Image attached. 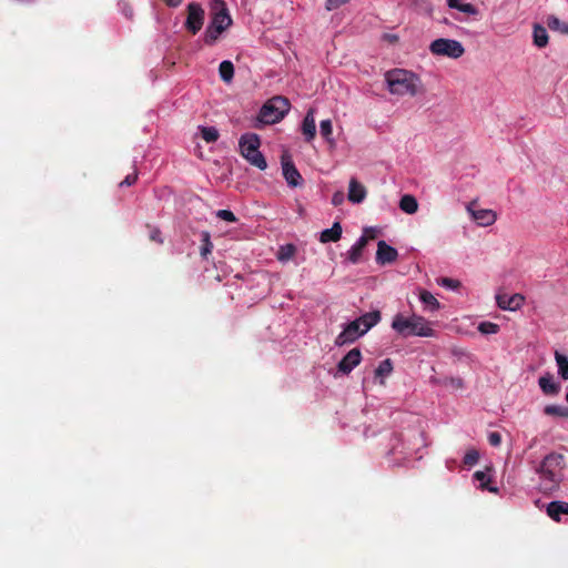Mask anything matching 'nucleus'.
Instances as JSON below:
<instances>
[{
  "label": "nucleus",
  "mask_w": 568,
  "mask_h": 568,
  "mask_svg": "<svg viewBox=\"0 0 568 568\" xmlns=\"http://www.w3.org/2000/svg\"><path fill=\"white\" fill-rule=\"evenodd\" d=\"M565 467L566 460L562 454L551 452L542 458L536 467V473L539 475L541 489L545 493L558 489L564 478Z\"/></svg>",
  "instance_id": "f257e3e1"
},
{
  "label": "nucleus",
  "mask_w": 568,
  "mask_h": 568,
  "mask_svg": "<svg viewBox=\"0 0 568 568\" xmlns=\"http://www.w3.org/2000/svg\"><path fill=\"white\" fill-rule=\"evenodd\" d=\"M382 318L379 311H372L363 314L356 320L349 322L344 329L335 338L337 346H343L355 342L357 338L367 333L372 327L377 325Z\"/></svg>",
  "instance_id": "f03ea898"
},
{
  "label": "nucleus",
  "mask_w": 568,
  "mask_h": 568,
  "mask_svg": "<svg viewBox=\"0 0 568 568\" xmlns=\"http://www.w3.org/2000/svg\"><path fill=\"white\" fill-rule=\"evenodd\" d=\"M387 89L395 95H410L418 93L420 87L419 78L404 69H393L385 73Z\"/></svg>",
  "instance_id": "7ed1b4c3"
},
{
  "label": "nucleus",
  "mask_w": 568,
  "mask_h": 568,
  "mask_svg": "<svg viewBox=\"0 0 568 568\" xmlns=\"http://www.w3.org/2000/svg\"><path fill=\"white\" fill-rule=\"evenodd\" d=\"M212 19L204 32V42L209 45L214 44L219 37L232 24V18L223 0H212Z\"/></svg>",
  "instance_id": "20e7f679"
},
{
  "label": "nucleus",
  "mask_w": 568,
  "mask_h": 568,
  "mask_svg": "<svg viewBox=\"0 0 568 568\" xmlns=\"http://www.w3.org/2000/svg\"><path fill=\"white\" fill-rule=\"evenodd\" d=\"M392 328L404 337L413 335L430 337L435 333L429 323L424 317L417 315L410 317H405L402 314L395 315Z\"/></svg>",
  "instance_id": "39448f33"
},
{
  "label": "nucleus",
  "mask_w": 568,
  "mask_h": 568,
  "mask_svg": "<svg viewBox=\"0 0 568 568\" xmlns=\"http://www.w3.org/2000/svg\"><path fill=\"white\" fill-rule=\"evenodd\" d=\"M290 111V101L281 95L270 99L260 110L258 120L265 124L281 121Z\"/></svg>",
  "instance_id": "423d86ee"
},
{
  "label": "nucleus",
  "mask_w": 568,
  "mask_h": 568,
  "mask_svg": "<svg viewBox=\"0 0 568 568\" xmlns=\"http://www.w3.org/2000/svg\"><path fill=\"white\" fill-rule=\"evenodd\" d=\"M260 138L255 133L244 134L240 139L241 154L254 166L260 170L267 168L264 155L258 151Z\"/></svg>",
  "instance_id": "0eeeda50"
},
{
  "label": "nucleus",
  "mask_w": 568,
  "mask_h": 568,
  "mask_svg": "<svg viewBox=\"0 0 568 568\" xmlns=\"http://www.w3.org/2000/svg\"><path fill=\"white\" fill-rule=\"evenodd\" d=\"M429 50L435 55H445L453 59L460 58L465 52L459 41L445 38L434 40L430 43Z\"/></svg>",
  "instance_id": "6e6552de"
},
{
  "label": "nucleus",
  "mask_w": 568,
  "mask_h": 568,
  "mask_svg": "<svg viewBox=\"0 0 568 568\" xmlns=\"http://www.w3.org/2000/svg\"><path fill=\"white\" fill-rule=\"evenodd\" d=\"M187 16L184 22L185 29L191 34H196L204 24L205 12L200 3L191 2L186 7Z\"/></svg>",
  "instance_id": "1a4fd4ad"
},
{
  "label": "nucleus",
  "mask_w": 568,
  "mask_h": 568,
  "mask_svg": "<svg viewBox=\"0 0 568 568\" xmlns=\"http://www.w3.org/2000/svg\"><path fill=\"white\" fill-rule=\"evenodd\" d=\"M282 169H283V175L290 186L296 187V186L302 185L303 178L291 160L283 156L282 158Z\"/></svg>",
  "instance_id": "9d476101"
},
{
  "label": "nucleus",
  "mask_w": 568,
  "mask_h": 568,
  "mask_svg": "<svg viewBox=\"0 0 568 568\" xmlns=\"http://www.w3.org/2000/svg\"><path fill=\"white\" fill-rule=\"evenodd\" d=\"M362 361V353L358 348L351 349L338 363L337 368L343 374H349Z\"/></svg>",
  "instance_id": "9b49d317"
},
{
  "label": "nucleus",
  "mask_w": 568,
  "mask_h": 568,
  "mask_svg": "<svg viewBox=\"0 0 568 568\" xmlns=\"http://www.w3.org/2000/svg\"><path fill=\"white\" fill-rule=\"evenodd\" d=\"M473 205H474V203H470L467 206V210L471 214V217L480 226H490L496 222L497 215L493 210H487V209L474 210Z\"/></svg>",
  "instance_id": "f8f14e48"
},
{
  "label": "nucleus",
  "mask_w": 568,
  "mask_h": 568,
  "mask_svg": "<svg viewBox=\"0 0 568 568\" xmlns=\"http://www.w3.org/2000/svg\"><path fill=\"white\" fill-rule=\"evenodd\" d=\"M398 256L397 251L388 245L385 241H379L377 244L376 261L384 265L396 261Z\"/></svg>",
  "instance_id": "ddd939ff"
},
{
  "label": "nucleus",
  "mask_w": 568,
  "mask_h": 568,
  "mask_svg": "<svg viewBox=\"0 0 568 568\" xmlns=\"http://www.w3.org/2000/svg\"><path fill=\"white\" fill-rule=\"evenodd\" d=\"M496 302H497L498 307H500L501 310L516 311L523 306V304L525 302V297L518 293H516L511 296L504 294V295H497Z\"/></svg>",
  "instance_id": "4468645a"
},
{
  "label": "nucleus",
  "mask_w": 568,
  "mask_h": 568,
  "mask_svg": "<svg viewBox=\"0 0 568 568\" xmlns=\"http://www.w3.org/2000/svg\"><path fill=\"white\" fill-rule=\"evenodd\" d=\"M315 111L314 109H310L303 120L302 123V133L305 138V141L311 142L315 139L316 135V124H315Z\"/></svg>",
  "instance_id": "2eb2a0df"
},
{
  "label": "nucleus",
  "mask_w": 568,
  "mask_h": 568,
  "mask_svg": "<svg viewBox=\"0 0 568 568\" xmlns=\"http://www.w3.org/2000/svg\"><path fill=\"white\" fill-rule=\"evenodd\" d=\"M366 189L356 179H351L348 186V200L353 203H361L366 197Z\"/></svg>",
  "instance_id": "dca6fc26"
},
{
  "label": "nucleus",
  "mask_w": 568,
  "mask_h": 568,
  "mask_svg": "<svg viewBox=\"0 0 568 568\" xmlns=\"http://www.w3.org/2000/svg\"><path fill=\"white\" fill-rule=\"evenodd\" d=\"M538 384L545 395H557L560 392V384L556 383L549 373L539 377Z\"/></svg>",
  "instance_id": "f3484780"
},
{
  "label": "nucleus",
  "mask_w": 568,
  "mask_h": 568,
  "mask_svg": "<svg viewBox=\"0 0 568 568\" xmlns=\"http://www.w3.org/2000/svg\"><path fill=\"white\" fill-rule=\"evenodd\" d=\"M547 515L555 521H560L561 515H568V503L566 501H551L547 506Z\"/></svg>",
  "instance_id": "a211bd4d"
},
{
  "label": "nucleus",
  "mask_w": 568,
  "mask_h": 568,
  "mask_svg": "<svg viewBox=\"0 0 568 568\" xmlns=\"http://www.w3.org/2000/svg\"><path fill=\"white\" fill-rule=\"evenodd\" d=\"M368 243V237L362 235L357 242L348 251V261L353 264H357L361 261L363 251Z\"/></svg>",
  "instance_id": "6ab92c4d"
},
{
  "label": "nucleus",
  "mask_w": 568,
  "mask_h": 568,
  "mask_svg": "<svg viewBox=\"0 0 568 568\" xmlns=\"http://www.w3.org/2000/svg\"><path fill=\"white\" fill-rule=\"evenodd\" d=\"M432 383L454 390L462 389L464 382L460 377L444 376V377H432Z\"/></svg>",
  "instance_id": "aec40b11"
},
{
  "label": "nucleus",
  "mask_w": 568,
  "mask_h": 568,
  "mask_svg": "<svg viewBox=\"0 0 568 568\" xmlns=\"http://www.w3.org/2000/svg\"><path fill=\"white\" fill-rule=\"evenodd\" d=\"M342 226L339 222H335L331 229L321 232L320 241L322 243L337 242L342 236Z\"/></svg>",
  "instance_id": "412c9836"
},
{
  "label": "nucleus",
  "mask_w": 568,
  "mask_h": 568,
  "mask_svg": "<svg viewBox=\"0 0 568 568\" xmlns=\"http://www.w3.org/2000/svg\"><path fill=\"white\" fill-rule=\"evenodd\" d=\"M399 209L407 214H414L418 210V202L414 195L405 194L399 200Z\"/></svg>",
  "instance_id": "4be33fe9"
},
{
  "label": "nucleus",
  "mask_w": 568,
  "mask_h": 568,
  "mask_svg": "<svg viewBox=\"0 0 568 568\" xmlns=\"http://www.w3.org/2000/svg\"><path fill=\"white\" fill-rule=\"evenodd\" d=\"M219 73H220V78L229 83L232 81L233 77H234V65L231 61L229 60H224L220 63V67H219Z\"/></svg>",
  "instance_id": "5701e85b"
},
{
  "label": "nucleus",
  "mask_w": 568,
  "mask_h": 568,
  "mask_svg": "<svg viewBox=\"0 0 568 568\" xmlns=\"http://www.w3.org/2000/svg\"><path fill=\"white\" fill-rule=\"evenodd\" d=\"M320 132H321V135L326 140V142L332 148L335 146V140L332 136L333 135V124L329 119L321 121Z\"/></svg>",
  "instance_id": "b1692460"
},
{
  "label": "nucleus",
  "mask_w": 568,
  "mask_h": 568,
  "mask_svg": "<svg viewBox=\"0 0 568 568\" xmlns=\"http://www.w3.org/2000/svg\"><path fill=\"white\" fill-rule=\"evenodd\" d=\"M534 43L538 47V48H544L547 45L548 43V33H547V30L546 28L539 26V24H535L534 27Z\"/></svg>",
  "instance_id": "393cba45"
},
{
  "label": "nucleus",
  "mask_w": 568,
  "mask_h": 568,
  "mask_svg": "<svg viewBox=\"0 0 568 568\" xmlns=\"http://www.w3.org/2000/svg\"><path fill=\"white\" fill-rule=\"evenodd\" d=\"M555 359L558 366V373L560 377L565 381L568 379V357L559 353L555 352Z\"/></svg>",
  "instance_id": "a878e982"
},
{
  "label": "nucleus",
  "mask_w": 568,
  "mask_h": 568,
  "mask_svg": "<svg viewBox=\"0 0 568 568\" xmlns=\"http://www.w3.org/2000/svg\"><path fill=\"white\" fill-rule=\"evenodd\" d=\"M200 132L202 139L207 143H213L217 141L220 134L216 128L214 126H200Z\"/></svg>",
  "instance_id": "bb28decb"
},
{
  "label": "nucleus",
  "mask_w": 568,
  "mask_h": 568,
  "mask_svg": "<svg viewBox=\"0 0 568 568\" xmlns=\"http://www.w3.org/2000/svg\"><path fill=\"white\" fill-rule=\"evenodd\" d=\"M544 413L548 416H558L568 418V407L559 405H547L544 408Z\"/></svg>",
  "instance_id": "cd10ccee"
},
{
  "label": "nucleus",
  "mask_w": 568,
  "mask_h": 568,
  "mask_svg": "<svg viewBox=\"0 0 568 568\" xmlns=\"http://www.w3.org/2000/svg\"><path fill=\"white\" fill-rule=\"evenodd\" d=\"M296 252V247L293 244L282 245L277 252V260L281 262H286L291 260Z\"/></svg>",
  "instance_id": "c85d7f7f"
},
{
  "label": "nucleus",
  "mask_w": 568,
  "mask_h": 568,
  "mask_svg": "<svg viewBox=\"0 0 568 568\" xmlns=\"http://www.w3.org/2000/svg\"><path fill=\"white\" fill-rule=\"evenodd\" d=\"M202 239V245H201V256L203 258H206L209 254H211L213 250V243L211 242V235L209 232L204 231L201 234Z\"/></svg>",
  "instance_id": "c756f323"
},
{
  "label": "nucleus",
  "mask_w": 568,
  "mask_h": 568,
  "mask_svg": "<svg viewBox=\"0 0 568 568\" xmlns=\"http://www.w3.org/2000/svg\"><path fill=\"white\" fill-rule=\"evenodd\" d=\"M419 298L432 311L439 308V302L430 292L425 290L422 291L419 294Z\"/></svg>",
  "instance_id": "7c9ffc66"
},
{
  "label": "nucleus",
  "mask_w": 568,
  "mask_h": 568,
  "mask_svg": "<svg viewBox=\"0 0 568 568\" xmlns=\"http://www.w3.org/2000/svg\"><path fill=\"white\" fill-rule=\"evenodd\" d=\"M474 478L479 481V485H480V488L481 489H487L491 493H496L497 491V488L496 487H491L489 486V477L488 475L485 473V471H481V470H477L475 474H474Z\"/></svg>",
  "instance_id": "2f4dec72"
},
{
  "label": "nucleus",
  "mask_w": 568,
  "mask_h": 568,
  "mask_svg": "<svg viewBox=\"0 0 568 568\" xmlns=\"http://www.w3.org/2000/svg\"><path fill=\"white\" fill-rule=\"evenodd\" d=\"M393 372V363L389 358H386L379 363L375 369L376 377L388 376Z\"/></svg>",
  "instance_id": "473e14b6"
},
{
  "label": "nucleus",
  "mask_w": 568,
  "mask_h": 568,
  "mask_svg": "<svg viewBox=\"0 0 568 568\" xmlns=\"http://www.w3.org/2000/svg\"><path fill=\"white\" fill-rule=\"evenodd\" d=\"M547 27L552 30V31H558L559 33H562L564 34V29H565V23L566 22H562L559 18H557L556 16H549L547 18Z\"/></svg>",
  "instance_id": "72a5a7b5"
},
{
  "label": "nucleus",
  "mask_w": 568,
  "mask_h": 568,
  "mask_svg": "<svg viewBox=\"0 0 568 568\" xmlns=\"http://www.w3.org/2000/svg\"><path fill=\"white\" fill-rule=\"evenodd\" d=\"M478 331L484 334H497L499 332V325L493 322H481L478 325Z\"/></svg>",
  "instance_id": "f704fd0d"
},
{
  "label": "nucleus",
  "mask_w": 568,
  "mask_h": 568,
  "mask_svg": "<svg viewBox=\"0 0 568 568\" xmlns=\"http://www.w3.org/2000/svg\"><path fill=\"white\" fill-rule=\"evenodd\" d=\"M478 459H479L478 452L476 449H470L465 454L463 462L466 466L470 467V466H474L478 462Z\"/></svg>",
  "instance_id": "c9c22d12"
},
{
  "label": "nucleus",
  "mask_w": 568,
  "mask_h": 568,
  "mask_svg": "<svg viewBox=\"0 0 568 568\" xmlns=\"http://www.w3.org/2000/svg\"><path fill=\"white\" fill-rule=\"evenodd\" d=\"M216 216L223 221H226V222H236L237 219L236 216L234 215V213L230 210H219L216 212Z\"/></svg>",
  "instance_id": "e433bc0d"
},
{
  "label": "nucleus",
  "mask_w": 568,
  "mask_h": 568,
  "mask_svg": "<svg viewBox=\"0 0 568 568\" xmlns=\"http://www.w3.org/2000/svg\"><path fill=\"white\" fill-rule=\"evenodd\" d=\"M439 283L443 286L452 288V290H456V288H458L460 286L459 281L454 280V278H449V277H443Z\"/></svg>",
  "instance_id": "4c0bfd02"
},
{
  "label": "nucleus",
  "mask_w": 568,
  "mask_h": 568,
  "mask_svg": "<svg viewBox=\"0 0 568 568\" xmlns=\"http://www.w3.org/2000/svg\"><path fill=\"white\" fill-rule=\"evenodd\" d=\"M459 11L471 16L478 14V9L473 3L469 2L463 3V6H460L459 8Z\"/></svg>",
  "instance_id": "58836bf2"
},
{
  "label": "nucleus",
  "mask_w": 568,
  "mask_h": 568,
  "mask_svg": "<svg viewBox=\"0 0 568 568\" xmlns=\"http://www.w3.org/2000/svg\"><path fill=\"white\" fill-rule=\"evenodd\" d=\"M488 443L494 446V447H497L500 445L501 443V435L498 433V432H491L488 434Z\"/></svg>",
  "instance_id": "ea45409f"
},
{
  "label": "nucleus",
  "mask_w": 568,
  "mask_h": 568,
  "mask_svg": "<svg viewBox=\"0 0 568 568\" xmlns=\"http://www.w3.org/2000/svg\"><path fill=\"white\" fill-rule=\"evenodd\" d=\"M138 173L133 172L128 174L123 181L120 182V186H131L136 182Z\"/></svg>",
  "instance_id": "a19ab883"
},
{
  "label": "nucleus",
  "mask_w": 568,
  "mask_h": 568,
  "mask_svg": "<svg viewBox=\"0 0 568 568\" xmlns=\"http://www.w3.org/2000/svg\"><path fill=\"white\" fill-rule=\"evenodd\" d=\"M349 0H326V9L328 11H332L334 9H337L339 8L341 6L345 4L346 2H348Z\"/></svg>",
  "instance_id": "79ce46f5"
},
{
  "label": "nucleus",
  "mask_w": 568,
  "mask_h": 568,
  "mask_svg": "<svg viewBox=\"0 0 568 568\" xmlns=\"http://www.w3.org/2000/svg\"><path fill=\"white\" fill-rule=\"evenodd\" d=\"M150 240L159 244H162L163 240L161 237V231L156 227H153L150 232Z\"/></svg>",
  "instance_id": "37998d69"
},
{
  "label": "nucleus",
  "mask_w": 568,
  "mask_h": 568,
  "mask_svg": "<svg viewBox=\"0 0 568 568\" xmlns=\"http://www.w3.org/2000/svg\"><path fill=\"white\" fill-rule=\"evenodd\" d=\"M343 201H344V193L343 192L337 191V192H335L333 194V196H332V204L334 206L341 205L343 203Z\"/></svg>",
  "instance_id": "c03bdc74"
},
{
  "label": "nucleus",
  "mask_w": 568,
  "mask_h": 568,
  "mask_svg": "<svg viewBox=\"0 0 568 568\" xmlns=\"http://www.w3.org/2000/svg\"><path fill=\"white\" fill-rule=\"evenodd\" d=\"M447 4L449 8L457 9L458 11H459L460 6H463L460 0H447Z\"/></svg>",
  "instance_id": "a18cd8bd"
},
{
  "label": "nucleus",
  "mask_w": 568,
  "mask_h": 568,
  "mask_svg": "<svg viewBox=\"0 0 568 568\" xmlns=\"http://www.w3.org/2000/svg\"><path fill=\"white\" fill-rule=\"evenodd\" d=\"M169 7H178L183 0H163Z\"/></svg>",
  "instance_id": "49530a36"
},
{
  "label": "nucleus",
  "mask_w": 568,
  "mask_h": 568,
  "mask_svg": "<svg viewBox=\"0 0 568 568\" xmlns=\"http://www.w3.org/2000/svg\"><path fill=\"white\" fill-rule=\"evenodd\" d=\"M364 235H366L369 239H374L375 237V233L372 229H365L364 230Z\"/></svg>",
  "instance_id": "de8ad7c7"
},
{
  "label": "nucleus",
  "mask_w": 568,
  "mask_h": 568,
  "mask_svg": "<svg viewBox=\"0 0 568 568\" xmlns=\"http://www.w3.org/2000/svg\"><path fill=\"white\" fill-rule=\"evenodd\" d=\"M125 14H126V17H128V18H130V19H131V18H132L133 12H132V10L130 9L129 11H126V13H125Z\"/></svg>",
  "instance_id": "09e8293b"
},
{
  "label": "nucleus",
  "mask_w": 568,
  "mask_h": 568,
  "mask_svg": "<svg viewBox=\"0 0 568 568\" xmlns=\"http://www.w3.org/2000/svg\"><path fill=\"white\" fill-rule=\"evenodd\" d=\"M564 34H568V23H565Z\"/></svg>",
  "instance_id": "8fccbe9b"
},
{
  "label": "nucleus",
  "mask_w": 568,
  "mask_h": 568,
  "mask_svg": "<svg viewBox=\"0 0 568 568\" xmlns=\"http://www.w3.org/2000/svg\"><path fill=\"white\" fill-rule=\"evenodd\" d=\"M389 39H390V40H396V39H397V37H396V36H390V37H389Z\"/></svg>",
  "instance_id": "3c124183"
}]
</instances>
